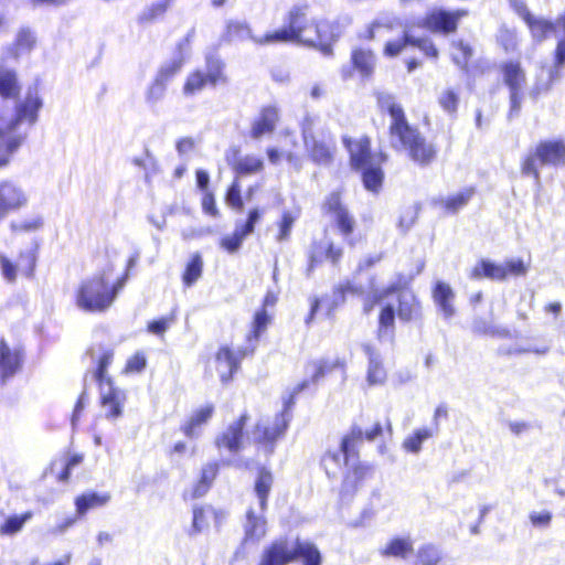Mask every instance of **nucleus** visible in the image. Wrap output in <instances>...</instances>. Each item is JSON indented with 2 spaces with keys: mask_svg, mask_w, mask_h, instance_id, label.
<instances>
[{
  "mask_svg": "<svg viewBox=\"0 0 565 565\" xmlns=\"http://www.w3.org/2000/svg\"><path fill=\"white\" fill-rule=\"evenodd\" d=\"M562 76V71L555 65L542 66L536 74L535 83L530 90V95L536 98L539 95L551 89L552 85Z\"/></svg>",
  "mask_w": 565,
  "mask_h": 565,
  "instance_id": "obj_27",
  "label": "nucleus"
},
{
  "mask_svg": "<svg viewBox=\"0 0 565 565\" xmlns=\"http://www.w3.org/2000/svg\"><path fill=\"white\" fill-rule=\"evenodd\" d=\"M273 483V473L266 468L259 469L254 484V492L257 499V507L259 508L260 511L266 510L267 499L271 490Z\"/></svg>",
  "mask_w": 565,
  "mask_h": 565,
  "instance_id": "obj_32",
  "label": "nucleus"
},
{
  "mask_svg": "<svg viewBox=\"0 0 565 565\" xmlns=\"http://www.w3.org/2000/svg\"><path fill=\"white\" fill-rule=\"evenodd\" d=\"M345 146L351 156L352 167L363 172L364 186L376 192L383 181L381 163L386 160L383 153H370V141L366 138L350 141L344 139Z\"/></svg>",
  "mask_w": 565,
  "mask_h": 565,
  "instance_id": "obj_8",
  "label": "nucleus"
},
{
  "mask_svg": "<svg viewBox=\"0 0 565 565\" xmlns=\"http://www.w3.org/2000/svg\"><path fill=\"white\" fill-rule=\"evenodd\" d=\"M223 68L224 64L218 58H207L206 73L194 71L188 75L182 88L183 95L191 97L201 93L209 84L215 86L218 83H225L226 77L223 74Z\"/></svg>",
  "mask_w": 565,
  "mask_h": 565,
  "instance_id": "obj_12",
  "label": "nucleus"
},
{
  "mask_svg": "<svg viewBox=\"0 0 565 565\" xmlns=\"http://www.w3.org/2000/svg\"><path fill=\"white\" fill-rule=\"evenodd\" d=\"M554 65L562 71V67L565 65V39H559L557 41L556 50H555V61Z\"/></svg>",
  "mask_w": 565,
  "mask_h": 565,
  "instance_id": "obj_64",
  "label": "nucleus"
},
{
  "mask_svg": "<svg viewBox=\"0 0 565 565\" xmlns=\"http://www.w3.org/2000/svg\"><path fill=\"white\" fill-rule=\"evenodd\" d=\"M110 500L107 492H86L75 499V508L78 516L85 515L89 510L106 505Z\"/></svg>",
  "mask_w": 565,
  "mask_h": 565,
  "instance_id": "obj_30",
  "label": "nucleus"
},
{
  "mask_svg": "<svg viewBox=\"0 0 565 565\" xmlns=\"http://www.w3.org/2000/svg\"><path fill=\"white\" fill-rule=\"evenodd\" d=\"M363 351L369 359L366 381L370 385L383 384L386 380V371L377 351L371 344H363Z\"/></svg>",
  "mask_w": 565,
  "mask_h": 565,
  "instance_id": "obj_28",
  "label": "nucleus"
},
{
  "mask_svg": "<svg viewBox=\"0 0 565 565\" xmlns=\"http://www.w3.org/2000/svg\"><path fill=\"white\" fill-rule=\"evenodd\" d=\"M264 513L265 511H260L258 507H250L246 512L243 545L257 544L266 535Z\"/></svg>",
  "mask_w": 565,
  "mask_h": 565,
  "instance_id": "obj_20",
  "label": "nucleus"
},
{
  "mask_svg": "<svg viewBox=\"0 0 565 565\" xmlns=\"http://www.w3.org/2000/svg\"><path fill=\"white\" fill-rule=\"evenodd\" d=\"M296 557L302 565H321L322 557L318 547L308 541L279 539L266 546L258 565H288Z\"/></svg>",
  "mask_w": 565,
  "mask_h": 565,
  "instance_id": "obj_7",
  "label": "nucleus"
},
{
  "mask_svg": "<svg viewBox=\"0 0 565 565\" xmlns=\"http://www.w3.org/2000/svg\"><path fill=\"white\" fill-rule=\"evenodd\" d=\"M354 70L362 78H367L372 75L375 66V57L372 51L355 49L351 55Z\"/></svg>",
  "mask_w": 565,
  "mask_h": 565,
  "instance_id": "obj_34",
  "label": "nucleus"
},
{
  "mask_svg": "<svg viewBox=\"0 0 565 565\" xmlns=\"http://www.w3.org/2000/svg\"><path fill=\"white\" fill-rule=\"evenodd\" d=\"M213 412L214 407L212 404H206L198 408L182 426L183 434L189 438H196L200 435L201 426L207 423Z\"/></svg>",
  "mask_w": 565,
  "mask_h": 565,
  "instance_id": "obj_31",
  "label": "nucleus"
},
{
  "mask_svg": "<svg viewBox=\"0 0 565 565\" xmlns=\"http://www.w3.org/2000/svg\"><path fill=\"white\" fill-rule=\"evenodd\" d=\"M181 60H173L160 67L154 79L146 92V102L148 104L153 105L164 97L168 83L181 70Z\"/></svg>",
  "mask_w": 565,
  "mask_h": 565,
  "instance_id": "obj_16",
  "label": "nucleus"
},
{
  "mask_svg": "<svg viewBox=\"0 0 565 565\" xmlns=\"http://www.w3.org/2000/svg\"><path fill=\"white\" fill-rule=\"evenodd\" d=\"M270 322V316L265 308L257 310L253 321V335L257 340Z\"/></svg>",
  "mask_w": 565,
  "mask_h": 565,
  "instance_id": "obj_50",
  "label": "nucleus"
},
{
  "mask_svg": "<svg viewBox=\"0 0 565 565\" xmlns=\"http://www.w3.org/2000/svg\"><path fill=\"white\" fill-rule=\"evenodd\" d=\"M309 4H295L287 14V26L273 31L266 38V42L286 43L298 42L303 45L313 46L324 55H330L332 44L338 40L339 33L335 26L327 20H309Z\"/></svg>",
  "mask_w": 565,
  "mask_h": 565,
  "instance_id": "obj_1",
  "label": "nucleus"
},
{
  "mask_svg": "<svg viewBox=\"0 0 565 565\" xmlns=\"http://www.w3.org/2000/svg\"><path fill=\"white\" fill-rule=\"evenodd\" d=\"M32 512L28 511L21 515H10L4 522L0 525V535L3 536H12L19 533L24 524L31 520Z\"/></svg>",
  "mask_w": 565,
  "mask_h": 565,
  "instance_id": "obj_41",
  "label": "nucleus"
},
{
  "mask_svg": "<svg viewBox=\"0 0 565 565\" xmlns=\"http://www.w3.org/2000/svg\"><path fill=\"white\" fill-rule=\"evenodd\" d=\"M203 260L200 254H194L186 265L183 274V282L186 286L193 285L202 275Z\"/></svg>",
  "mask_w": 565,
  "mask_h": 565,
  "instance_id": "obj_43",
  "label": "nucleus"
},
{
  "mask_svg": "<svg viewBox=\"0 0 565 565\" xmlns=\"http://www.w3.org/2000/svg\"><path fill=\"white\" fill-rule=\"evenodd\" d=\"M271 34L273 31L267 32L264 35H255L247 23L231 20L226 23V29L223 36L228 42L249 40L256 45H270L276 44V42H265L264 40L270 36Z\"/></svg>",
  "mask_w": 565,
  "mask_h": 565,
  "instance_id": "obj_21",
  "label": "nucleus"
},
{
  "mask_svg": "<svg viewBox=\"0 0 565 565\" xmlns=\"http://www.w3.org/2000/svg\"><path fill=\"white\" fill-rule=\"evenodd\" d=\"M498 41L505 52H512L518 46L516 32L514 30L503 26L499 30Z\"/></svg>",
  "mask_w": 565,
  "mask_h": 565,
  "instance_id": "obj_49",
  "label": "nucleus"
},
{
  "mask_svg": "<svg viewBox=\"0 0 565 565\" xmlns=\"http://www.w3.org/2000/svg\"><path fill=\"white\" fill-rule=\"evenodd\" d=\"M382 434V425L375 423L372 428L363 431L359 427H354L350 434L343 437L340 448L337 451H329L322 459V463L328 475H335L337 470L341 468L342 461H349L355 456L358 444L365 437L367 440L373 441Z\"/></svg>",
  "mask_w": 565,
  "mask_h": 565,
  "instance_id": "obj_9",
  "label": "nucleus"
},
{
  "mask_svg": "<svg viewBox=\"0 0 565 565\" xmlns=\"http://www.w3.org/2000/svg\"><path fill=\"white\" fill-rule=\"evenodd\" d=\"M322 254L326 255V258L330 259L333 264H335L340 259L342 250L339 247H334L332 243L323 241L316 247L312 255V262L320 258Z\"/></svg>",
  "mask_w": 565,
  "mask_h": 565,
  "instance_id": "obj_45",
  "label": "nucleus"
},
{
  "mask_svg": "<svg viewBox=\"0 0 565 565\" xmlns=\"http://www.w3.org/2000/svg\"><path fill=\"white\" fill-rule=\"evenodd\" d=\"M202 209L205 213L217 216L218 210L215 204L214 195L210 192H206L202 199Z\"/></svg>",
  "mask_w": 565,
  "mask_h": 565,
  "instance_id": "obj_63",
  "label": "nucleus"
},
{
  "mask_svg": "<svg viewBox=\"0 0 565 565\" xmlns=\"http://www.w3.org/2000/svg\"><path fill=\"white\" fill-rule=\"evenodd\" d=\"M21 366V356L4 341H0V382L13 376Z\"/></svg>",
  "mask_w": 565,
  "mask_h": 565,
  "instance_id": "obj_26",
  "label": "nucleus"
},
{
  "mask_svg": "<svg viewBox=\"0 0 565 565\" xmlns=\"http://www.w3.org/2000/svg\"><path fill=\"white\" fill-rule=\"evenodd\" d=\"M264 168V160L259 156L246 154L236 160L234 170L238 174H254Z\"/></svg>",
  "mask_w": 565,
  "mask_h": 565,
  "instance_id": "obj_40",
  "label": "nucleus"
},
{
  "mask_svg": "<svg viewBox=\"0 0 565 565\" xmlns=\"http://www.w3.org/2000/svg\"><path fill=\"white\" fill-rule=\"evenodd\" d=\"M473 193L472 188L463 189L456 194L440 199L439 203L447 212L456 213L469 202Z\"/></svg>",
  "mask_w": 565,
  "mask_h": 565,
  "instance_id": "obj_39",
  "label": "nucleus"
},
{
  "mask_svg": "<svg viewBox=\"0 0 565 565\" xmlns=\"http://www.w3.org/2000/svg\"><path fill=\"white\" fill-rule=\"evenodd\" d=\"M0 269L8 282H13L18 276V267L3 254H0Z\"/></svg>",
  "mask_w": 565,
  "mask_h": 565,
  "instance_id": "obj_54",
  "label": "nucleus"
},
{
  "mask_svg": "<svg viewBox=\"0 0 565 565\" xmlns=\"http://www.w3.org/2000/svg\"><path fill=\"white\" fill-rule=\"evenodd\" d=\"M217 470L218 465L215 462L207 463L202 468L200 480L193 490L194 497H202L207 492L209 488L211 487L213 480L216 477Z\"/></svg>",
  "mask_w": 565,
  "mask_h": 565,
  "instance_id": "obj_42",
  "label": "nucleus"
},
{
  "mask_svg": "<svg viewBox=\"0 0 565 565\" xmlns=\"http://www.w3.org/2000/svg\"><path fill=\"white\" fill-rule=\"evenodd\" d=\"M354 457L349 461V463H344L350 467V470L347 472L343 484H342V493L343 494H353L367 479L372 478L373 469L367 465H355L353 462Z\"/></svg>",
  "mask_w": 565,
  "mask_h": 565,
  "instance_id": "obj_23",
  "label": "nucleus"
},
{
  "mask_svg": "<svg viewBox=\"0 0 565 565\" xmlns=\"http://www.w3.org/2000/svg\"><path fill=\"white\" fill-rule=\"evenodd\" d=\"M244 355V351H234L227 345L221 347L218 349L215 354L214 364L216 372L223 383H226L232 379L233 374L238 370L239 362Z\"/></svg>",
  "mask_w": 565,
  "mask_h": 565,
  "instance_id": "obj_19",
  "label": "nucleus"
},
{
  "mask_svg": "<svg viewBox=\"0 0 565 565\" xmlns=\"http://www.w3.org/2000/svg\"><path fill=\"white\" fill-rule=\"evenodd\" d=\"M407 280L399 276L397 281L392 282L383 289H375L365 297L363 310L370 313L375 306H380L379 315V338L392 337L395 323V307L391 301L394 294H397V316L402 321H411L419 311V303L416 297L407 290H403Z\"/></svg>",
  "mask_w": 565,
  "mask_h": 565,
  "instance_id": "obj_3",
  "label": "nucleus"
},
{
  "mask_svg": "<svg viewBox=\"0 0 565 565\" xmlns=\"http://www.w3.org/2000/svg\"><path fill=\"white\" fill-rule=\"evenodd\" d=\"M226 202L235 209H242L243 201L241 198V188L237 182H234L227 191Z\"/></svg>",
  "mask_w": 565,
  "mask_h": 565,
  "instance_id": "obj_60",
  "label": "nucleus"
},
{
  "mask_svg": "<svg viewBox=\"0 0 565 565\" xmlns=\"http://www.w3.org/2000/svg\"><path fill=\"white\" fill-rule=\"evenodd\" d=\"M454 298L455 294L449 285L445 282H437L434 289V300L445 318H450L455 313L452 305Z\"/></svg>",
  "mask_w": 565,
  "mask_h": 565,
  "instance_id": "obj_35",
  "label": "nucleus"
},
{
  "mask_svg": "<svg viewBox=\"0 0 565 565\" xmlns=\"http://www.w3.org/2000/svg\"><path fill=\"white\" fill-rule=\"evenodd\" d=\"M20 93V85L17 73L7 67H0V95L4 98H12Z\"/></svg>",
  "mask_w": 565,
  "mask_h": 565,
  "instance_id": "obj_37",
  "label": "nucleus"
},
{
  "mask_svg": "<svg viewBox=\"0 0 565 565\" xmlns=\"http://www.w3.org/2000/svg\"><path fill=\"white\" fill-rule=\"evenodd\" d=\"M30 193L20 182L14 180L0 181V222L8 215L28 207Z\"/></svg>",
  "mask_w": 565,
  "mask_h": 565,
  "instance_id": "obj_13",
  "label": "nucleus"
},
{
  "mask_svg": "<svg viewBox=\"0 0 565 565\" xmlns=\"http://www.w3.org/2000/svg\"><path fill=\"white\" fill-rule=\"evenodd\" d=\"M317 120L313 117L307 116L302 121V136L307 150L310 153L312 160L317 163L327 164L332 158L334 142L330 135L324 134L317 135L315 127Z\"/></svg>",
  "mask_w": 565,
  "mask_h": 565,
  "instance_id": "obj_11",
  "label": "nucleus"
},
{
  "mask_svg": "<svg viewBox=\"0 0 565 565\" xmlns=\"http://www.w3.org/2000/svg\"><path fill=\"white\" fill-rule=\"evenodd\" d=\"M440 106L448 113H454L458 105V95L452 90H445L439 96Z\"/></svg>",
  "mask_w": 565,
  "mask_h": 565,
  "instance_id": "obj_57",
  "label": "nucleus"
},
{
  "mask_svg": "<svg viewBox=\"0 0 565 565\" xmlns=\"http://www.w3.org/2000/svg\"><path fill=\"white\" fill-rule=\"evenodd\" d=\"M263 212L255 207L249 211L248 217L245 224H239L241 230L248 236L254 232L255 224L260 220Z\"/></svg>",
  "mask_w": 565,
  "mask_h": 565,
  "instance_id": "obj_61",
  "label": "nucleus"
},
{
  "mask_svg": "<svg viewBox=\"0 0 565 565\" xmlns=\"http://www.w3.org/2000/svg\"><path fill=\"white\" fill-rule=\"evenodd\" d=\"M412 45L417 46L424 54H426L429 57L436 58L438 56V50L429 39L413 38Z\"/></svg>",
  "mask_w": 565,
  "mask_h": 565,
  "instance_id": "obj_59",
  "label": "nucleus"
},
{
  "mask_svg": "<svg viewBox=\"0 0 565 565\" xmlns=\"http://www.w3.org/2000/svg\"><path fill=\"white\" fill-rule=\"evenodd\" d=\"M324 206L337 222L339 230L344 235L351 234L353 231L354 221L348 211L342 206L340 195L338 193L330 194L326 201Z\"/></svg>",
  "mask_w": 565,
  "mask_h": 565,
  "instance_id": "obj_25",
  "label": "nucleus"
},
{
  "mask_svg": "<svg viewBox=\"0 0 565 565\" xmlns=\"http://www.w3.org/2000/svg\"><path fill=\"white\" fill-rule=\"evenodd\" d=\"M437 433L438 429L433 427L416 428L404 438L402 448L408 454L418 455L422 451L423 444L433 438Z\"/></svg>",
  "mask_w": 565,
  "mask_h": 565,
  "instance_id": "obj_29",
  "label": "nucleus"
},
{
  "mask_svg": "<svg viewBox=\"0 0 565 565\" xmlns=\"http://www.w3.org/2000/svg\"><path fill=\"white\" fill-rule=\"evenodd\" d=\"M454 51H452V60L454 62L460 66L465 67L469 61V58L472 55L471 47L463 43L462 41L454 42L452 44Z\"/></svg>",
  "mask_w": 565,
  "mask_h": 565,
  "instance_id": "obj_48",
  "label": "nucleus"
},
{
  "mask_svg": "<svg viewBox=\"0 0 565 565\" xmlns=\"http://www.w3.org/2000/svg\"><path fill=\"white\" fill-rule=\"evenodd\" d=\"M377 553L383 558L406 561L414 554V542L411 536H393L377 550Z\"/></svg>",
  "mask_w": 565,
  "mask_h": 565,
  "instance_id": "obj_22",
  "label": "nucleus"
},
{
  "mask_svg": "<svg viewBox=\"0 0 565 565\" xmlns=\"http://www.w3.org/2000/svg\"><path fill=\"white\" fill-rule=\"evenodd\" d=\"M412 43L413 36L405 33L404 38L401 40L387 42L384 47V54L390 57L396 56L407 44L412 45Z\"/></svg>",
  "mask_w": 565,
  "mask_h": 565,
  "instance_id": "obj_52",
  "label": "nucleus"
},
{
  "mask_svg": "<svg viewBox=\"0 0 565 565\" xmlns=\"http://www.w3.org/2000/svg\"><path fill=\"white\" fill-rule=\"evenodd\" d=\"M113 271L114 266L109 265L78 284L74 301L79 310L96 313L111 307L126 282V277L113 280Z\"/></svg>",
  "mask_w": 565,
  "mask_h": 565,
  "instance_id": "obj_6",
  "label": "nucleus"
},
{
  "mask_svg": "<svg viewBox=\"0 0 565 565\" xmlns=\"http://www.w3.org/2000/svg\"><path fill=\"white\" fill-rule=\"evenodd\" d=\"M146 366V358L141 353H136L131 356L126 364V372H140Z\"/></svg>",
  "mask_w": 565,
  "mask_h": 565,
  "instance_id": "obj_62",
  "label": "nucleus"
},
{
  "mask_svg": "<svg viewBox=\"0 0 565 565\" xmlns=\"http://www.w3.org/2000/svg\"><path fill=\"white\" fill-rule=\"evenodd\" d=\"M561 166L565 164V140H547L537 145L534 153L527 156L522 163V173L533 177L540 182L537 163Z\"/></svg>",
  "mask_w": 565,
  "mask_h": 565,
  "instance_id": "obj_10",
  "label": "nucleus"
},
{
  "mask_svg": "<svg viewBox=\"0 0 565 565\" xmlns=\"http://www.w3.org/2000/svg\"><path fill=\"white\" fill-rule=\"evenodd\" d=\"M35 41L34 34L30 30H21L15 40L17 56L31 52Z\"/></svg>",
  "mask_w": 565,
  "mask_h": 565,
  "instance_id": "obj_47",
  "label": "nucleus"
},
{
  "mask_svg": "<svg viewBox=\"0 0 565 565\" xmlns=\"http://www.w3.org/2000/svg\"><path fill=\"white\" fill-rule=\"evenodd\" d=\"M279 119V110L276 106L264 107L250 126V137L260 139L263 136L271 134Z\"/></svg>",
  "mask_w": 565,
  "mask_h": 565,
  "instance_id": "obj_24",
  "label": "nucleus"
},
{
  "mask_svg": "<svg viewBox=\"0 0 565 565\" xmlns=\"http://www.w3.org/2000/svg\"><path fill=\"white\" fill-rule=\"evenodd\" d=\"M210 511L203 508H194L193 510V522L192 530L193 532H202L209 526V518Z\"/></svg>",
  "mask_w": 565,
  "mask_h": 565,
  "instance_id": "obj_55",
  "label": "nucleus"
},
{
  "mask_svg": "<svg viewBox=\"0 0 565 565\" xmlns=\"http://www.w3.org/2000/svg\"><path fill=\"white\" fill-rule=\"evenodd\" d=\"M246 236L247 235L241 230V225L237 223L234 233L221 239V246L228 253H235L239 249Z\"/></svg>",
  "mask_w": 565,
  "mask_h": 565,
  "instance_id": "obj_46",
  "label": "nucleus"
},
{
  "mask_svg": "<svg viewBox=\"0 0 565 565\" xmlns=\"http://www.w3.org/2000/svg\"><path fill=\"white\" fill-rule=\"evenodd\" d=\"M508 276H524L526 275L530 264L524 263L520 258H511L503 263Z\"/></svg>",
  "mask_w": 565,
  "mask_h": 565,
  "instance_id": "obj_51",
  "label": "nucleus"
},
{
  "mask_svg": "<svg viewBox=\"0 0 565 565\" xmlns=\"http://www.w3.org/2000/svg\"><path fill=\"white\" fill-rule=\"evenodd\" d=\"M503 81L510 89V116L518 114L521 108L525 85V72L519 62H508L501 66Z\"/></svg>",
  "mask_w": 565,
  "mask_h": 565,
  "instance_id": "obj_14",
  "label": "nucleus"
},
{
  "mask_svg": "<svg viewBox=\"0 0 565 565\" xmlns=\"http://www.w3.org/2000/svg\"><path fill=\"white\" fill-rule=\"evenodd\" d=\"M100 388V406L104 416L107 419H117L122 414L124 404L126 401L125 393L114 387L110 380L99 384Z\"/></svg>",
  "mask_w": 565,
  "mask_h": 565,
  "instance_id": "obj_18",
  "label": "nucleus"
},
{
  "mask_svg": "<svg viewBox=\"0 0 565 565\" xmlns=\"http://www.w3.org/2000/svg\"><path fill=\"white\" fill-rule=\"evenodd\" d=\"M43 99L36 85L30 86L15 104L14 115L0 121V167L7 166L29 136L39 119Z\"/></svg>",
  "mask_w": 565,
  "mask_h": 565,
  "instance_id": "obj_2",
  "label": "nucleus"
},
{
  "mask_svg": "<svg viewBox=\"0 0 565 565\" xmlns=\"http://www.w3.org/2000/svg\"><path fill=\"white\" fill-rule=\"evenodd\" d=\"M441 559L440 548L435 544L426 543L416 550L413 565H439Z\"/></svg>",
  "mask_w": 565,
  "mask_h": 565,
  "instance_id": "obj_36",
  "label": "nucleus"
},
{
  "mask_svg": "<svg viewBox=\"0 0 565 565\" xmlns=\"http://www.w3.org/2000/svg\"><path fill=\"white\" fill-rule=\"evenodd\" d=\"M171 0H158L147 7L140 14L139 19L142 22H151L164 14L170 6Z\"/></svg>",
  "mask_w": 565,
  "mask_h": 565,
  "instance_id": "obj_44",
  "label": "nucleus"
},
{
  "mask_svg": "<svg viewBox=\"0 0 565 565\" xmlns=\"http://www.w3.org/2000/svg\"><path fill=\"white\" fill-rule=\"evenodd\" d=\"M377 102L381 109L387 111L391 116L390 139L392 147L396 150L406 151L409 158L419 164H428L436 154L433 145L426 142L425 138L408 125L403 108L396 104L393 96L380 94Z\"/></svg>",
  "mask_w": 565,
  "mask_h": 565,
  "instance_id": "obj_4",
  "label": "nucleus"
},
{
  "mask_svg": "<svg viewBox=\"0 0 565 565\" xmlns=\"http://www.w3.org/2000/svg\"><path fill=\"white\" fill-rule=\"evenodd\" d=\"M525 23L536 41H543L548 34L555 33V24L542 17L526 15Z\"/></svg>",
  "mask_w": 565,
  "mask_h": 565,
  "instance_id": "obj_38",
  "label": "nucleus"
},
{
  "mask_svg": "<svg viewBox=\"0 0 565 565\" xmlns=\"http://www.w3.org/2000/svg\"><path fill=\"white\" fill-rule=\"evenodd\" d=\"M295 223V217L290 212H284L281 222L279 223V232L277 235V239L279 242L286 241L289 238L292 225Z\"/></svg>",
  "mask_w": 565,
  "mask_h": 565,
  "instance_id": "obj_56",
  "label": "nucleus"
},
{
  "mask_svg": "<svg viewBox=\"0 0 565 565\" xmlns=\"http://www.w3.org/2000/svg\"><path fill=\"white\" fill-rule=\"evenodd\" d=\"M473 279L490 278L503 280L507 278V271L503 264H497L487 259H482L475 265L470 273Z\"/></svg>",
  "mask_w": 565,
  "mask_h": 565,
  "instance_id": "obj_33",
  "label": "nucleus"
},
{
  "mask_svg": "<svg viewBox=\"0 0 565 565\" xmlns=\"http://www.w3.org/2000/svg\"><path fill=\"white\" fill-rule=\"evenodd\" d=\"M246 420L247 416L242 415L237 422L231 424L226 431L216 439V446L220 449L225 448L231 452H238L244 449L245 441L252 439L255 444L264 447L267 454H271L275 441L280 438L287 429L289 417L287 412H281L271 419H260L248 437H245L243 433Z\"/></svg>",
  "mask_w": 565,
  "mask_h": 565,
  "instance_id": "obj_5",
  "label": "nucleus"
},
{
  "mask_svg": "<svg viewBox=\"0 0 565 565\" xmlns=\"http://www.w3.org/2000/svg\"><path fill=\"white\" fill-rule=\"evenodd\" d=\"M344 360L335 358L318 359L309 362L306 365L307 379L298 385L297 391L300 392L308 387L310 384L319 383L323 377L332 373L334 370L344 371Z\"/></svg>",
  "mask_w": 565,
  "mask_h": 565,
  "instance_id": "obj_17",
  "label": "nucleus"
},
{
  "mask_svg": "<svg viewBox=\"0 0 565 565\" xmlns=\"http://www.w3.org/2000/svg\"><path fill=\"white\" fill-rule=\"evenodd\" d=\"M113 361V352L110 350L105 351L102 356L98 360V366L94 374L95 379L99 382V384H103V382H106L107 380H110L106 375V370L108 365Z\"/></svg>",
  "mask_w": 565,
  "mask_h": 565,
  "instance_id": "obj_53",
  "label": "nucleus"
},
{
  "mask_svg": "<svg viewBox=\"0 0 565 565\" xmlns=\"http://www.w3.org/2000/svg\"><path fill=\"white\" fill-rule=\"evenodd\" d=\"M529 518L533 526L547 527L552 521V513L547 510L532 511Z\"/></svg>",
  "mask_w": 565,
  "mask_h": 565,
  "instance_id": "obj_58",
  "label": "nucleus"
},
{
  "mask_svg": "<svg viewBox=\"0 0 565 565\" xmlns=\"http://www.w3.org/2000/svg\"><path fill=\"white\" fill-rule=\"evenodd\" d=\"M467 15L468 10L466 9L455 11L434 9L424 19L423 26L431 32L448 34L455 32L459 20Z\"/></svg>",
  "mask_w": 565,
  "mask_h": 565,
  "instance_id": "obj_15",
  "label": "nucleus"
}]
</instances>
